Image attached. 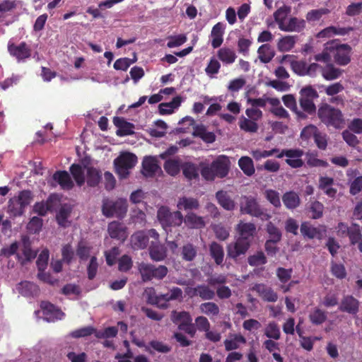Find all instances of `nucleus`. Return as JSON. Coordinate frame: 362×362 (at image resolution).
I'll return each instance as SVG.
<instances>
[{"mask_svg": "<svg viewBox=\"0 0 362 362\" xmlns=\"http://www.w3.org/2000/svg\"><path fill=\"white\" fill-rule=\"evenodd\" d=\"M238 236L233 243L227 246V255L229 258L237 260L241 255H245L250 249L256 234V226L252 223L240 221L236 226Z\"/></svg>", "mask_w": 362, "mask_h": 362, "instance_id": "f257e3e1", "label": "nucleus"}, {"mask_svg": "<svg viewBox=\"0 0 362 362\" xmlns=\"http://www.w3.org/2000/svg\"><path fill=\"white\" fill-rule=\"evenodd\" d=\"M317 116L327 127L340 129L344 127L345 119L341 111L327 103H323L319 107Z\"/></svg>", "mask_w": 362, "mask_h": 362, "instance_id": "f03ea898", "label": "nucleus"}, {"mask_svg": "<svg viewBox=\"0 0 362 362\" xmlns=\"http://www.w3.org/2000/svg\"><path fill=\"white\" fill-rule=\"evenodd\" d=\"M83 153L84 157L81 160V163H74L69 168L71 175L79 187L85 183L86 175H87V185H90V156L86 151H83Z\"/></svg>", "mask_w": 362, "mask_h": 362, "instance_id": "7ed1b4c3", "label": "nucleus"}, {"mask_svg": "<svg viewBox=\"0 0 362 362\" xmlns=\"http://www.w3.org/2000/svg\"><path fill=\"white\" fill-rule=\"evenodd\" d=\"M299 103L302 112L305 115H313L316 112L314 100L319 98L317 91L312 86L302 88L299 92Z\"/></svg>", "mask_w": 362, "mask_h": 362, "instance_id": "20e7f679", "label": "nucleus"}, {"mask_svg": "<svg viewBox=\"0 0 362 362\" xmlns=\"http://www.w3.org/2000/svg\"><path fill=\"white\" fill-rule=\"evenodd\" d=\"M138 270L141 274L143 281L147 282L155 279L157 280L163 279L168 273V269L165 265H156L141 262L139 264Z\"/></svg>", "mask_w": 362, "mask_h": 362, "instance_id": "39448f33", "label": "nucleus"}, {"mask_svg": "<svg viewBox=\"0 0 362 362\" xmlns=\"http://www.w3.org/2000/svg\"><path fill=\"white\" fill-rule=\"evenodd\" d=\"M327 49H332L335 62L341 66L348 64L351 61V47L347 44H340L338 40L327 42Z\"/></svg>", "mask_w": 362, "mask_h": 362, "instance_id": "423d86ee", "label": "nucleus"}, {"mask_svg": "<svg viewBox=\"0 0 362 362\" xmlns=\"http://www.w3.org/2000/svg\"><path fill=\"white\" fill-rule=\"evenodd\" d=\"M127 202L126 199H118L115 201L105 199L103 202L102 211L106 217L115 216L123 218L127 211Z\"/></svg>", "mask_w": 362, "mask_h": 362, "instance_id": "0eeeda50", "label": "nucleus"}, {"mask_svg": "<svg viewBox=\"0 0 362 362\" xmlns=\"http://www.w3.org/2000/svg\"><path fill=\"white\" fill-rule=\"evenodd\" d=\"M137 163V157L132 153L124 152L114 160L115 173L120 178H127L129 170L133 168Z\"/></svg>", "mask_w": 362, "mask_h": 362, "instance_id": "6e6552de", "label": "nucleus"}, {"mask_svg": "<svg viewBox=\"0 0 362 362\" xmlns=\"http://www.w3.org/2000/svg\"><path fill=\"white\" fill-rule=\"evenodd\" d=\"M157 218L165 230L170 227L180 226L183 222V216L180 211L171 212L166 206L158 209Z\"/></svg>", "mask_w": 362, "mask_h": 362, "instance_id": "1a4fd4ad", "label": "nucleus"}, {"mask_svg": "<svg viewBox=\"0 0 362 362\" xmlns=\"http://www.w3.org/2000/svg\"><path fill=\"white\" fill-rule=\"evenodd\" d=\"M240 211L243 214H248L257 218L265 217L266 219L270 218L269 215L264 212L257 199L252 196L241 197Z\"/></svg>", "mask_w": 362, "mask_h": 362, "instance_id": "9d476101", "label": "nucleus"}, {"mask_svg": "<svg viewBox=\"0 0 362 362\" xmlns=\"http://www.w3.org/2000/svg\"><path fill=\"white\" fill-rule=\"evenodd\" d=\"M159 237V233L156 230L151 228L135 232L132 235L130 240L134 249L142 250L148 247L150 238L153 239L152 240H158Z\"/></svg>", "mask_w": 362, "mask_h": 362, "instance_id": "9b49d317", "label": "nucleus"}, {"mask_svg": "<svg viewBox=\"0 0 362 362\" xmlns=\"http://www.w3.org/2000/svg\"><path fill=\"white\" fill-rule=\"evenodd\" d=\"M304 155V151L301 148H288L281 150L279 154L276 156L277 158H281L286 156V163L292 168H302L305 163L302 159Z\"/></svg>", "mask_w": 362, "mask_h": 362, "instance_id": "f8f14e48", "label": "nucleus"}, {"mask_svg": "<svg viewBox=\"0 0 362 362\" xmlns=\"http://www.w3.org/2000/svg\"><path fill=\"white\" fill-rule=\"evenodd\" d=\"M8 52L10 55L16 58L18 62H25L26 59L30 58L32 55L31 47L25 42H21L19 44L8 42Z\"/></svg>", "mask_w": 362, "mask_h": 362, "instance_id": "ddd939ff", "label": "nucleus"}, {"mask_svg": "<svg viewBox=\"0 0 362 362\" xmlns=\"http://www.w3.org/2000/svg\"><path fill=\"white\" fill-rule=\"evenodd\" d=\"M107 232L112 239L124 242L128 237L127 228L119 221H112L108 224Z\"/></svg>", "mask_w": 362, "mask_h": 362, "instance_id": "4468645a", "label": "nucleus"}, {"mask_svg": "<svg viewBox=\"0 0 362 362\" xmlns=\"http://www.w3.org/2000/svg\"><path fill=\"white\" fill-rule=\"evenodd\" d=\"M360 302L351 295L344 296L339 304V310L341 312L356 315L359 311Z\"/></svg>", "mask_w": 362, "mask_h": 362, "instance_id": "2eb2a0df", "label": "nucleus"}, {"mask_svg": "<svg viewBox=\"0 0 362 362\" xmlns=\"http://www.w3.org/2000/svg\"><path fill=\"white\" fill-rule=\"evenodd\" d=\"M252 290L257 292L264 301L274 303L278 300V295L273 288L264 284H255Z\"/></svg>", "mask_w": 362, "mask_h": 362, "instance_id": "dca6fc26", "label": "nucleus"}, {"mask_svg": "<svg viewBox=\"0 0 362 362\" xmlns=\"http://www.w3.org/2000/svg\"><path fill=\"white\" fill-rule=\"evenodd\" d=\"M113 123L117 130L116 134L118 136H125L129 135H133L134 132L135 126L133 123L129 122L121 117H115L113 118Z\"/></svg>", "mask_w": 362, "mask_h": 362, "instance_id": "f3484780", "label": "nucleus"}, {"mask_svg": "<svg viewBox=\"0 0 362 362\" xmlns=\"http://www.w3.org/2000/svg\"><path fill=\"white\" fill-rule=\"evenodd\" d=\"M161 170L158 161L153 156H146L142 162V173L145 177H153L156 173Z\"/></svg>", "mask_w": 362, "mask_h": 362, "instance_id": "a211bd4d", "label": "nucleus"}, {"mask_svg": "<svg viewBox=\"0 0 362 362\" xmlns=\"http://www.w3.org/2000/svg\"><path fill=\"white\" fill-rule=\"evenodd\" d=\"M53 180L57 182L62 189L70 190L74 186V183L69 173L66 170H57L52 175Z\"/></svg>", "mask_w": 362, "mask_h": 362, "instance_id": "6ab92c4d", "label": "nucleus"}, {"mask_svg": "<svg viewBox=\"0 0 362 362\" xmlns=\"http://www.w3.org/2000/svg\"><path fill=\"white\" fill-rule=\"evenodd\" d=\"M148 250L150 257L153 261H163L167 257L166 248L164 245L160 244L159 240H151Z\"/></svg>", "mask_w": 362, "mask_h": 362, "instance_id": "aec40b11", "label": "nucleus"}, {"mask_svg": "<svg viewBox=\"0 0 362 362\" xmlns=\"http://www.w3.org/2000/svg\"><path fill=\"white\" fill-rule=\"evenodd\" d=\"M216 176L220 178L225 177L229 170V162L226 156H220L211 163Z\"/></svg>", "mask_w": 362, "mask_h": 362, "instance_id": "412c9836", "label": "nucleus"}, {"mask_svg": "<svg viewBox=\"0 0 362 362\" xmlns=\"http://www.w3.org/2000/svg\"><path fill=\"white\" fill-rule=\"evenodd\" d=\"M41 308L42 309L43 314L48 320L54 321V320H61L64 315V313L62 310L48 302L42 303Z\"/></svg>", "mask_w": 362, "mask_h": 362, "instance_id": "4be33fe9", "label": "nucleus"}, {"mask_svg": "<svg viewBox=\"0 0 362 362\" xmlns=\"http://www.w3.org/2000/svg\"><path fill=\"white\" fill-rule=\"evenodd\" d=\"M218 60L224 65H230L233 64L237 59L235 50L230 47H223L220 48L216 53Z\"/></svg>", "mask_w": 362, "mask_h": 362, "instance_id": "5701e85b", "label": "nucleus"}, {"mask_svg": "<svg viewBox=\"0 0 362 362\" xmlns=\"http://www.w3.org/2000/svg\"><path fill=\"white\" fill-rule=\"evenodd\" d=\"M225 30V25L221 22L217 23L214 25L211 32L212 37L211 46L216 49L219 47L223 42V34Z\"/></svg>", "mask_w": 362, "mask_h": 362, "instance_id": "b1692460", "label": "nucleus"}, {"mask_svg": "<svg viewBox=\"0 0 362 362\" xmlns=\"http://www.w3.org/2000/svg\"><path fill=\"white\" fill-rule=\"evenodd\" d=\"M282 202L285 207L288 210H294L300 204V199L298 194L294 191L285 192L282 196Z\"/></svg>", "mask_w": 362, "mask_h": 362, "instance_id": "393cba45", "label": "nucleus"}, {"mask_svg": "<svg viewBox=\"0 0 362 362\" xmlns=\"http://www.w3.org/2000/svg\"><path fill=\"white\" fill-rule=\"evenodd\" d=\"M124 0H106L99 4L98 8L92 9V17L94 18H104L106 17L107 12L106 8H112L115 4L120 3Z\"/></svg>", "mask_w": 362, "mask_h": 362, "instance_id": "a878e982", "label": "nucleus"}, {"mask_svg": "<svg viewBox=\"0 0 362 362\" xmlns=\"http://www.w3.org/2000/svg\"><path fill=\"white\" fill-rule=\"evenodd\" d=\"M297 40V35H286L281 37L276 44L278 51L280 52L291 51L295 47Z\"/></svg>", "mask_w": 362, "mask_h": 362, "instance_id": "bb28decb", "label": "nucleus"}, {"mask_svg": "<svg viewBox=\"0 0 362 362\" xmlns=\"http://www.w3.org/2000/svg\"><path fill=\"white\" fill-rule=\"evenodd\" d=\"M183 221L189 228L200 229L206 225L203 217L192 212L187 213L185 218L183 217Z\"/></svg>", "mask_w": 362, "mask_h": 362, "instance_id": "cd10ccee", "label": "nucleus"}, {"mask_svg": "<svg viewBox=\"0 0 362 362\" xmlns=\"http://www.w3.org/2000/svg\"><path fill=\"white\" fill-rule=\"evenodd\" d=\"M305 28V21L296 17H291L287 23L283 25L281 31L284 32H300Z\"/></svg>", "mask_w": 362, "mask_h": 362, "instance_id": "c85d7f7f", "label": "nucleus"}, {"mask_svg": "<svg viewBox=\"0 0 362 362\" xmlns=\"http://www.w3.org/2000/svg\"><path fill=\"white\" fill-rule=\"evenodd\" d=\"M320 71L322 77L327 81H332L339 78L343 72L341 69L336 68L331 63L320 67Z\"/></svg>", "mask_w": 362, "mask_h": 362, "instance_id": "c756f323", "label": "nucleus"}, {"mask_svg": "<svg viewBox=\"0 0 362 362\" xmlns=\"http://www.w3.org/2000/svg\"><path fill=\"white\" fill-rule=\"evenodd\" d=\"M192 135L195 137L201 138L204 142L211 144L216 140L214 133L207 132L206 128L203 124H197L194 127Z\"/></svg>", "mask_w": 362, "mask_h": 362, "instance_id": "7c9ffc66", "label": "nucleus"}, {"mask_svg": "<svg viewBox=\"0 0 362 362\" xmlns=\"http://www.w3.org/2000/svg\"><path fill=\"white\" fill-rule=\"evenodd\" d=\"M284 104L297 115L298 119H305L307 115L300 110L297 106L296 100L293 95L288 94L282 97Z\"/></svg>", "mask_w": 362, "mask_h": 362, "instance_id": "2f4dec72", "label": "nucleus"}, {"mask_svg": "<svg viewBox=\"0 0 362 362\" xmlns=\"http://www.w3.org/2000/svg\"><path fill=\"white\" fill-rule=\"evenodd\" d=\"M199 202L194 197H182L179 198L177 207L179 210H197L199 208Z\"/></svg>", "mask_w": 362, "mask_h": 362, "instance_id": "473e14b6", "label": "nucleus"}, {"mask_svg": "<svg viewBox=\"0 0 362 362\" xmlns=\"http://www.w3.org/2000/svg\"><path fill=\"white\" fill-rule=\"evenodd\" d=\"M216 198L218 203L227 211H233L235 209V203L227 193V192L220 190L216 193Z\"/></svg>", "mask_w": 362, "mask_h": 362, "instance_id": "72a5a7b5", "label": "nucleus"}, {"mask_svg": "<svg viewBox=\"0 0 362 362\" xmlns=\"http://www.w3.org/2000/svg\"><path fill=\"white\" fill-rule=\"evenodd\" d=\"M258 58L261 62L267 64L275 56V52L269 44H263L257 49Z\"/></svg>", "mask_w": 362, "mask_h": 362, "instance_id": "f704fd0d", "label": "nucleus"}, {"mask_svg": "<svg viewBox=\"0 0 362 362\" xmlns=\"http://www.w3.org/2000/svg\"><path fill=\"white\" fill-rule=\"evenodd\" d=\"M182 98L176 96L170 103H162L158 105V112L161 115H169L173 112L174 109L180 106Z\"/></svg>", "mask_w": 362, "mask_h": 362, "instance_id": "c9c22d12", "label": "nucleus"}, {"mask_svg": "<svg viewBox=\"0 0 362 362\" xmlns=\"http://www.w3.org/2000/svg\"><path fill=\"white\" fill-rule=\"evenodd\" d=\"M209 253L217 265L222 264L224 258V250L221 245L212 242L209 245Z\"/></svg>", "mask_w": 362, "mask_h": 362, "instance_id": "e433bc0d", "label": "nucleus"}, {"mask_svg": "<svg viewBox=\"0 0 362 362\" xmlns=\"http://www.w3.org/2000/svg\"><path fill=\"white\" fill-rule=\"evenodd\" d=\"M291 11V6L284 5L281 7L279 8L274 13V18L275 22L278 25V28L279 30H281L283 28V25L286 23V19L288 17V16L290 14Z\"/></svg>", "mask_w": 362, "mask_h": 362, "instance_id": "4c0bfd02", "label": "nucleus"}, {"mask_svg": "<svg viewBox=\"0 0 362 362\" xmlns=\"http://www.w3.org/2000/svg\"><path fill=\"white\" fill-rule=\"evenodd\" d=\"M200 312L209 317L210 319L217 317L219 315L220 309L218 305L214 302L203 303L199 305Z\"/></svg>", "mask_w": 362, "mask_h": 362, "instance_id": "58836bf2", "label": "nucleus"}, {"mask_svg": "<svg viewBox=\"0 0 362 362\" xmlns=\"http://www.w3.org/2000/svg\"><path fill=\"white\" fill-rule=\"evenodd\" d=\"M193 294L199 296L204 300H212L215 296V292L206 285H198L194 288Z\"/></svg>", "mask_w": 362, "mask_h": 362, "instance_id": "ea45409f", "label": "nucleus"}, {"mask_svg": "<svg viewBox=\"0 0 362 362\" xmlns=\"http://www.w3.org/2000/svg\"><path fill=\"white\" fill-rule=\"evenodd\" d=\"M18 291L23 296H33L38 293L39 288L35 284L25 281L20 283Z\"/></svg>", "mask_w": 362, "mask_h": 362, "instance_id": "a19ab883", "label": "nucleus"}, {"mask_svg": "<svg viewBox=\"0 0 362 362\" xmlns=\"http://www.w3.org/2000/svg\"><path fill=\"white\" fill-rule=\"evenodd\" d=\"M327 318V313L319 308H315L309 314V320L314 325L323 324Z\"/></svg>", "mask_w": 362, "mask_h": 362, "instance_id": "79ce46f5", "label": "nucleus"}, {"mask_svg": "<svg viewBox=\"0 0 362 362\" xmlns=\"http://www.w3.org/2000/svg\"><path fill=\"white\" fill-rule=\"evenodd\" d=\"M347 236L349 238L351 245H355L362 240V227L358 224L352 223L349 226V231Z\"/></svg>", "mask_w": 362, "mask_h": 362, "instance_id": "37998d69", "label": "nucleus"}, {"mask_svg": "<svg viewBox=\"0 0 362 362\" xmlns=\"http://www.w3.org/2000/svg\"><path fill=\"white\" fill-rule=\"evenodd\" d=\"M238 165L245 175L251 176L255 173V169L251 158L243 156L238 160Z\"/></svg>", "mask_w": 362, "mask_h": 362, "instance_id": "c03bdc74", "label": "nucleus"}, {"mask_svg": "<svg viewBox=\"0 0 362 362\" xmlns=\"http://www.w3.org/2000/svg\"><path fill=\"white\" fill-rule=\"evenodd\" d=\"M118 328L117 327H108L104 329L98 330L92 327V334H93L98 339H110L117 336Z\"/></svg>", "mask_w": 362, "mask_h": 362, "instance_id": "a18cd8bd", "label": "nucleus"}, {"mask_svg": "<svg viewBox=\"0 0 362 362\" xmlns=\"http://www.w3.org/2000/svg\"><path fill=\"white\" fill-rule=\"evenodd\" d=\"M151 349L153 351H158V352L162 353V354H167V353L170 352V350H171V347L170 346H169L168 345L164 344L162 341H157V340L151 341L148 343V346H146V350L149 354H152L153 351H152Z\"/></svg>", "mask_w": 362, "mask_h": 362, "instance_id": "49530a36", "label": "nucleus"}, {"mask_svg": "<svg viewBox=\"0 0 362 362\" xmlns=\"http://www.w3.org/2000/svg\"><path fill=\"white\" fill-rule=\"evenodd\" d=\"M223 343L226 350L229 351L238 349L240 346L239 343L245 344L246 339L240 334H234L233 339H226Z\"/></svg>", "mask_w": 362, "mask_h": 362, "instance_id": "de8ad7c7", "label": "nucleus"}, {"mask_svg": "<svg viewBox=\"0 0 362 362\" xmlns=\"http://www.w3.org/2000/svg\"><path fill=\"white\" fill-rule=\"evenodd\" d=\"M25 210V207L15 197L10 199L8 204V213L13 216H21Z\"/></svg>", "mask_w": 362, "mask_h": 362, "instance_id": "09e8293b", "label": "nucleus"}, {"mask_svg": "<svg viewBox=\"0 0 362 362\" xmlns=\"http://www.w3.org/2000/svg\"><path fill=\"white\" fill-rule=\"evenodd\" d=\"M182 173L189 180L196 179L199 176L197 165L190 162H186L182 165Z\"/></svg>", "mask_w": 362, "mask_h": 362, "instance_id": "8fccbe9b", "label": "nucleus"}, {"mask_svg": "<svg viewBox=\"0 0 362 362\" xmlns=\"http://www.w3.org/2000/svg\"><path fill=\"white\" fill-rule=\"evenodd\" d=\"M71 209L67 206H63L56 215V219L58 224L62 227H67L69 226L68 218L71 214Z\"/></svg>", "mask_w": 362, "mask_h": 362, "instance_id": "3c124183", "label": "nucleus"}, {"mask_svg": "<svg viewBox=\"0 0 362 362\" xmlns=\"http://www.w3.org/2000/svg\"><path fill=\"white\" fill-rule=\"evenodd\" d=\"M264 334L269 339L279 340L281 337V332L277 323L275 322H269L265 327Z\"/></svg>", "mask_w": 362, "mask_h": 362, "instance_id": "603ef678", "label": "nucleus"}, {"mask_svg": "<svg viewBox=\"0 0 362 362\" xmlns=\"http://www.w3.org/2000/svg\"><path fill=\"white\" fill-rule=\"evenodd\" d=\"M171 320L173 323L180 325V323H186L187 322H192V317L188 312L181 311L177 312L173 310L171 313Z\"/></svg>", "mask_w": 362, "mask_h": 362, "instance_id": "864d4df0", "label": "nucleus"}, {"mask_svg": "<svg viewBox=\"0 0 362 362\" xmlns=\"http://www.w3.org/2000/svg\"><path fill=\"white\" fill-rule=\"evenodd\" d=\"M307 165L310 167H323L327 168L328 163L326 160H321L317 158V154L314 153L308 152L305 153Z\"/></svg>", "mask_w": 362, "mask_h": 362, "instance_id": "5fc2aeb1", "label": "nucleus"}, {"mask_svg": "<svg viewBox=\"0 0 362 362\" xmlns=\"http://www.w3.org/2000/svg\"><path fill=\"white\" fill-rule=\"evenodd\" d=\"M300 230L302 235L309 239H313L318 234H320L318 229L315 227H313L308 222L302 223Z\"/></svg>", "mask_w": 362, "mask_h": 362, "instance_id": "6e6d98bb", "label": "nucleus"}, {"mask_svg": "<svg viewBox=\"0 0 362 362\" xmlns=\"http://www.w3.org/2000/svg\"><path fill=\"white\" fill-rule=\"evenodd\" d=\"M221 66V63L218 58H216L215 57H211L205 68L206 75L210 77H213L219 72Z\"/></svg>", "mask_w": 362, "mask_h": 362, "instance_id": "4d7b16f0", "label": "nucleus"}, {"mask_svg": "<svg viewBox=\"0 0 362 362\" xmlns=\"http://www.w3.org/2000/svg\"><path fill=\"white\" fill-rule=\"evenodd\" d=\"M247 262L252 267H258L267 262V257L262 251H258L247 257Z\"/></svg>", "mask_w": 362, "mask_h": 362, "instance_id": "13d9d810", "label": "nucleus"}, {"mask_svg": "<svg viewBox=\"0 0 362 362\" xmlns=\"http://www.w3.org/2000/svg\"><path fill=\"white\" fill-rule=\"evenodd\" d=\"M18 0H1L0 1V17L3 16L5 13L12 12L14 11L18 4Z\"/></svg>", "mask_w": 362, "mask_h": 362, "instance_id": "bf43d9fd", "label": "nucleus"}, {"mask_svg": "<svg viewBox=\"0 0 362 362\" xmlns=\"http://www.w3.org/2000/svg\"><path fill=\"white\" fill-rule=\"evenodd\" d=\"M197 254V249L192 244L187 243L183 245L182 248V259L187 262H191L196 257Z\"/></svg>", "mask_w": 362, "mask_h": 362, "instance_id": "052dcab7", "label": "nucleus"}, {"mask_svg": "<svg viewBox=\"0 0 362 362\" xmlns=\"http://www.w3.org/2000/svg\"><path fill=\"white\" fill-rule=\"evenodd\" d=\"M265 198L275 208L281 206L279 193L274 189H267L264 192Z\"/></svg>", "mask_w": 362, "mask_h": 362, "instance_id": "680f3d73", "label": "nucleus"}, {"mask_svg": "<svg viewBox=\"0 0 362 362\" xmlns=\"http://www.w3.org/2000/svg\"><path fill=\"white\" fill-rule=\"evenodd\" d=\"M266 230L269 235V240L276 243H279L281 240L282 234L281 230L272 222H269L267 224Z\"/></svg>", "mask_w": 362, "mask_h": 362, "instance_id": "e2e57ef3", "label": "nucleus"}, {"mask_svg": "<svg viewBox=\"0 0 362 362\" xmlns=\"http://www.w3.org/2000/svg\"><path fill=\"white\" fill-rule=\"evenodd\" d=\"M136 61V58L134 59L127 57L119 58L115 62L113 67L116 70L127 71Z\"/></svg>", "mask_w": 362, "mask_h": 362, "instance_id": "0e129e2a", "label": "nucleus"}, {"mask_svg": "<svg viewBox=\"0 0 362 362\" xmlns=\"http://www.w3.org/2000/svg\"><path fill=\"white\" fill-rule=\"evenodd\" d=\"M168 42L167 46L169 48L179 47L183 45L187 41V37L185 34L177 35H170L168 37Z\"/></svg>", "mask_w": 362, "mask_h": 362, "instance_id": "69168bd1", "label": "nucleus"}, {"mask_svg": "<svg viewBox=\"0 0 362 362\" xmlns=\"http://www.w3.org/2000/svg\"><path fill=\"white\" fill-rule=\"evenodd\" d=\"M163 168L167 173L175 176L180 172L179 162L175 160H168L165 162Z\"/></svg>", "mask_w": 362, "mask_h": 362, "instance_id": "338daca9", "label": "nucleus"}, {"mask_svg": "<svg viewBox=\"0 0 362 362\" xmlns=\"http://www.w3.org/2000/svg\"><path fill=\"white\" fill-rule=\"evenodd\" d=\"M324 210L323 204L318 202L315 201L311 203L310 206V212L311 213V218L313 219H318L322 216Z\"/></svg>", "mask_w": 362, "mask_h": 362, "instance_id": "774afa93", "label": "nucleus"}]
</instances>
